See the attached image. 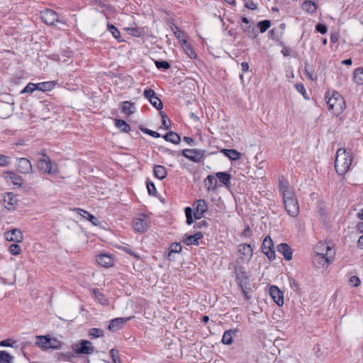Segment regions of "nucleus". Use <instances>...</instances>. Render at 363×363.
<instances>
[{"label":"nucleus","instance_id":"2eb2a0df","mask_svg":"<svg viewBox=\"0 0 363 363\" xmlns=\"http://www.w3.org/2000/svg\"><path fill=\"white\" fill-rule=\"evenodd\" d=\"M130 317L129 318H116L111 320L109 325L108 330L112 332L118 331L121 329L123 325L129 320H130Z\"/></svg>","mask_w":363,"mask_h":363},{"label":"nucleus","instance_id":"ea45409f","mask_svg":"<svg viewBox=\"0 0 363 363\" xmlns=\"http://www.w3.org/2000/svg\"><path fill=\"white\" fill-rule=\"evenodd\" d=\"M133 104L129 101H124L123 103L122 111L125 114H130L134 112Z\"/></svg>","mask_w":363,"mask_h":363},{"label":"nucleus","instance_id":"c9c22d12","mask_svg":"<svg viewBox=\"0 0 363 363\" xmlns=\"http://www.w3.org/2000/svg\"><path fill=\"white\" fill-rule=\"evenodd\" d=\"M115 125L124 133H128L130 130V125L123 120L116 119Z\"/></svg>","mask_w":363,"mask_h":363},{"label":"nucleus","instance_id":"37998d69","mask_svg":"<svg viewBox=\"0 0 363 363\" xmlns=\"http://www.w3.org/2000/svg\"><path fill=\"white\" fill-rule=\"evenodd\" d=\"M89 334L92 337L96 338L102 337L104 335V332L99 328H93L89 330Z\"/></svg>","mask_w":363,"mask_h":363},{"label":"nucleus","instance_id":"473e14b6","mask_svg":"<svg viewBox=\"0 0 363 363\" xmlns=\"http://www.w3.org/2000/svg\"><path fill=\"white\" fill-rule=\"evenodd\" d=\"M302 9L308 13H313L316 11V5L311 1H306L302 4Z\"/></svg>","mask_w":363,"mask_h":363},{"label":"nucleus","instance_id":"de8ad7c7","mask_svg":"<svg viewBox=\"0 0 363 363\" xmlns=\"http://www.w3.org/2000/svg\"><path fill=\"white\" fill-rule=\"evenodd\" d=\"M108 30L116 39L119 40L120 31L113 25H108Z\"/></svg>","mask_w":363,"mask_h":363},{"label":"nucleus","instance_id":"f8f14e48","mask_svg":"<svg viewBox=\"0 0 363 363\" xmlns=\"http://www.w3.org/2000/svg\"><path fill=\"white\" fill-rule=\"evenodd\" d=\"M269 295L273 301L279 306L284 304V294L277 286H271L269 288Z\"/></svg>","mask_w":363,"mask_h":363},{"label":"nucleus","instance_id":"9b49d317","mask_svg":"<svg viewBox=\"0 0 363 363\" xmlns=\"http://www.w3.org/2000/svg\"><path fill=\"white\" fill-rule=\"evenodd\" d=\"M74 350L78 354H91L94 349L91 345V342L88 340H82L79 343L74 345Z\"/></svg>","mask_w":363,"mask_h":363},{"label":"nucleus","instance_id":"72a5a7b5","mask_svg":"<svg viewBox=\"0 0 363 363\" xmlns=\"http://www.w3.org/2000/svg\"><path fill=\"white\" fill-rule=\"evenodd\" d=\"M36 345L43 349H48L49 335L38 336Z\"/></svg>","mask_w":363,"mask_h":363},{"label":"nucleus","instance_id":"8fccbe9b","mask_svg":"<svg viewBox=\"0 0 363 363\" xmlns=\"http://www.w3.org/2000/svg\"><path fill=\"white\" fill-rule=\"evenodd\" d=\"M9 251L13 255H18L21 253V247L18 244H12L9 246Z\"/></svg>","mask_w":363,"mask_h":363},{"label":"nucleus","instance_id":"774afa93","mask_svg":"<svg viewBox=\"0 0 363 363\" xmlns=\"http://www.w3.org/2000/svg\"><path fill=\"white\" fill-rule=\"evenodd\" d=\"M242 291V294L245 296V298L248 300L250 298V296L249 295L248 292L246 291L245 286H242V287H240Z\"/></svg>","mask_w":363,"mask_h":363},{"label":"nucleus","instance_id":"6ab92c4d","mask_svg":"<svg viewBox=\"0 0 363 363\" xmlns=\"http://www.w3.org/2000/svg\"><path fill=\"white\" fill-rule=\"evenodd\" d=\"M208 209V205L205 200L199 199L196 202V213L194 217L196 219H199L201 215L205 213Z\"/></svg>","mask_w":363,"mask_h":363},{"label":"nucleus","instance_id":"a211bd4d","mask_svg":"<svg viewBox=\"0 0 363 363\" xmlns=\"http://www.w3.org/2000/svg\"><path fill=\"white\" fill-rule=\"evenodd\" d=\"M277 250L281 253L284 259L289 261L292 259L293 252L291 248L286 243H281L277 246Z\"/></svg>","mask_w":363,"mask_h":363},{"label":"nucleus","instance_id":"338daca9","mask_svg":"<svg viewBox=\"0 0 363 363\" xmlns=\"http://www.w3.org/2000/svg\"><path fill=\"white\" fill-rule=\"evenodd\" d=\"M241 69L242 72H246L249 69V65L246 62H243L241 63Z\"/></svg>","mask_w":363,"mask_h":363},{"label":"nucleus","instance_id":"412c9836","mask_svg":"<svg viewBox=\"0 0 363 363\" xmlns=\"http://www.w3.org/2000/svg\"><path fill=\"white\" fill-rule=\"evenodd\" d=\"M203 237V235L201 232H198L194 235H186L185 238L183 240V242L187 245H199V240Z\"/></svg>","mask_w":363,"mask_h":363},{"label":"nucleus","instance_id":"e2e57ef3","mask_svg":"<svg viewBox=\"0 0 363 363\" xmlns=\"http://www.w3.org/2000/svg\"><path fill=\"white\" fill-rule=\"evenodd\" d=\"M315 29L318 32H319L322 34H325L328 30L327 27L325 25L321 24V23L317 24L315 26Z\"/></svg>","mask_w":363,"mask_h":363},{"label":"nucleus","instance_id":"393cba45","mask_svg":"<svg viewBox=\"0 0 363 363\" xmlns=\"http://www.w3.org/2000/svg\"><path fill=\"white\" fill-rule=\"evenodd\" d=\"M221 152L231 160H238L241 157V153L235 150L223 149Z\"/></svg>","mask_w":363,"mask_h":363},{"label":"nucleus","instance_id":"5fc2aeb1","mask_svg":"<svg viewBox=\"0 0 363 363\" xmlns=\"http://www.w3.org/2000/svg\"><path fill=\"white\" fill-rule=\"evenodd\" d=\"M10 164V158L6 155H0V166L6 167Z\"/></svg>","mask_w":363,"mask_h":363},{"label":"nucleus","instance_id":"7c9ffc66","mask_svg":"<svg viewBox=\"0 0 363 363\" xmlns=\"http://www.w3.org/2000/svg\"><path fill=\"white\" fill-rule=\"evenodd\" d=\"M4 201L7 208H11L16 203V199L12 193H7L4 196Z\"/></svg>","mask_w":363,"mask_h":363},{"label":"nucleus","instance_id":"4c0bfd02","mask_svg":"<svg viewBox=\"0 0 363 363\" xmlns=\"http://www.w3.org/2000/svg\"><path fill=\"white\" fill-rule=\"evenodd\" d=\"M93 294L96 300L102 305H106L108 303V300L105 298V296L99 291L98 289H94Z\"/></svg>","mask_w":363,"mask_h":363},{"label":"nucleus","instance_id":"e433bc0d","mask_svg":"<svg viewBox=\"0 0 363 363\" xmlns=\"http://www.w3.org/2000/svg\"><path fill=\"white\" fill-rule=\"evenodd\" d=\"M62 343L55 337L49 335L48 349H60Z\"/></svg>","mask_w":363,"mask_h":363},{"label":"nucleus","instance_id":"f257e3e1","mask_svg":"<svg viewBox=\"0 0 363 363\" xmlns=\"http://www.w3.org/2000/svg\"><path fill=\"white\" fill-rule=\"evenodd\" d=\"M279 190L282 196L284 208L291 217H296L299 213V205L294 192L287 179L284 176L279 177Z\"/></svg>","mask_w":363,"mask_h":363},{"label":"nucleus","instance_id":"9d476101","mask_svg":"<svg viewBox=\"0 0 363 363\" xmlns=\"http://www.w3.org/2000/svg\"><path fill=\"white\" fill-rule=\"evenodd\" d=\"M41 19L48 25L52 26L57 22H61L59 20L58 14L53 10L46 9L41 11Z\"/></svg>","mask_w":363,"mask_h":363},{"label":"nucleus","instance_id":"a18cd8bd","mask_svg":"<svg viewBox=\"0 0 363 363\" xmlns=\"http://www.w3.org/2000/svg\"><path fill=\"white\" fill-rule=\"evenodd\" d=\"M37 86L38 84L28 83L26 86L21 91V93H33L35 90H37Z\"/></svg>","mask_w":363,"mask_h":363},{"label":"nucleus","instance_id":"6e6d98bb","mask_svg":"<svg viewBox=\"0 0 363 363\" xmlns=\"http://www.w3.org/2000/svg\"><path fill=\"white\" fill-rule=\"evenodd\" d=\"M349 283L352 286L357 287L360 284V280L357 276H352L350 278Z\"/></svg>","mask_w":363,"mask_h":363},{"label":"nucleus","instance_id":"bb28decb","mask_svg":"<svg viewBox=\"0 0 363 363\" xmlns=\"http://www.w3.org/2000/svg\"><path fill=\"white\" fill-rule=\"evenodd\" d=\"M182 47L184 50V51L186 52V54L190 57V58H196V54L191 47V45L187 43L186 40H183V43L182 44Z\"/></svg>","mask_w":363,"mask_h":363},{"label":"nucleus","instance_id":"20e7f679","mask_svg":"<svg viewBox=\"0 0 363 363\" xmlns=\"http://www.w3.org/2000/svg\"><path fill=\"white\" fill-rule=\"evenodd\" d=\"M38 167L43 173L54 174L58 172L56 164H52L49 157L43 154V157L38 161Z\"/></svg>","mask_w":363,"mask_h":363},{"label":"nucleus","instance_id":"423d86ee","mask_svg":"<svg viewBox=\"0 0 363 363\" xmlns=\"http://www.w3.org/2000/svg\"><path fill=\"white\" fill-rule=\"evenodd\" d=\"M314 256H327L328 257L330 255L332 257L335 256V251L332 247H330L328 243L320 242H318L313 249Z\"/></svg>","mask_w":363,"mask_h":363},{"label":"nucleus","instance_id":"b1692460","mask_svg":"<svg viewBox=\"0 0 363 363\" xmlns=\"http://www.w3.org/2000/svg\"><path fill=\"white\" fill-rule=\"evenodd\" d=\"M216 177L219 181L225 186L229 187L230 185L231 175L226 172H217Z\"/></svg>","mask_w":363,"mask_h":363},{"label":"nucleus","instance_id":"79ce46f5","mask_svg":"<svg viewBox=\"0 0 363 363\" xmlns=\"http://www.w3.org/2000/svg\"><path fill=\"white\" fill-rule=\"evenodd\" d=\"M262 33L267 30L271 26V22L268 20L259 21L257 24Z\"/></svg>","mask_w":363,"mask_h":363},{"label":"nucleus","instance_id":"c03bdc74","mask_svg":"<svg viewBox=\"0 0 363 363\" xmlns=\"http://www.w3.org/2000/svg\"><path fill=\"white\" fill-rule=\"evenodd\" d=\"M160 113L162 116V125H163L164 128L166 130L170 129V128H171L170 120L169 119V118L167 117V116L165 113H164L162 112H161Z\"/></svg>","mask_w":363,"mask_h":363},{"label":"nucleus","instance_id":"58836bf2","mask_svg":"<svg viewBox=\"0 0 363 363\" xmlns=\"http://www.w3.org/2000/svg\"><path fill=\"white\" fill-rule=\"evenodd\" d=\"M13 357L6 351H0V363H11Z\"/></svg>","mask_w":363,"mask_h":363},{"label":"nucleus","instance_id":"aec40b11","mask_svg":"<svg viewBox=\"0 0 363 363\" xmlns=\"http://www.w3.org/2000/svg\"><path fill=\"white\" fill-rule=\"evenodd\" d=\"M4 177L9 182H12L16 186H21L22 184L21 177L13 172H6Z\"/></svg>","mask_w":363,"mask_h":363},{"label":"nucleus","instance_id":"0e129e2a","mask_svg":"<svg viewBox=\"0 0 363 363\" xmlns=\"http://www.w3.org/2000/svg\"><path fill=\"white\" fill-rule=\"evenodd\" d=\"M174 34H175V36L177 37V38L178 40H179L180 41H182V43H183V40H185L184 35L182 31L177 30V31L174 32Z\"/></svg>","mask_w":363,"mask_h":363},{"label":"nucleus","instance_id":"a878e982","mask_svg":"<svg viewBox=\"0 0 363 363\" xmlns=\"http://www.w3.org/2000/svg\"><path fill=\"white\" fill-rule=\"evenodd\" d=\"M236 279L240 287H242V286L246 285V281L247 279V276L246 272L242 269H239L236 271Z\"/></svg>","mask_w":363,"mask_h":363},{"label":"nucleus","instance_id":"680f3d73","mask_svg":"<svg viewBox=\"0 0 363 363\" xmlns=\"http://www.w3.org/2000/svg\"><path fill=\"white\" fill-rule=\"evenodd\" d=\"M143 133H145L155 138H157L160 137V133H158L157 132L149 130V129H144V130H143Z\"/></svg>","mask_w":363,"mask_h":363},{"label":"nucleus","instance_id":"39448f33","mask_svg":"<svg viewBox=\"0 0 363 363\" xmlns=\"http://www.w3.org/2000/svg\"><path fill=\"white\" fill-rule=\"evenodd\" d=\"M150 223V218L145 214H140L133 220L134 230L139 233H144L147 230Z\"/></svg>","mask_w":363,"mask_h":363},{"label":"nucleus","instance_id":"6e6552de","mask_svg":"<svg viewBox=\"0 0 363 363\" xmlns=\"http://www.w3.org/2000/svg\"><path fill=\"white\" fill-rule=\"evenodd\" d=\"M262 250L263 253L270 259H275L276 255L274 249L273 241L270 237H266L262 242Z\"/></svg>","mask_w":363,"mask_h":363},{"label":"nucleus","instance_id":"3c124183","mask_svg":"<svg viewBox=\"0 0 363 363\" xmlns=\"http://www.w3.org/2000/svg\"><path fill=\"white\" fill-rule=\"evenodd\" d=\"M155 64L157 69H167L170 67V65L167 61H155Z\"/></svg>","mask_w":363,"mask_h":363},{"label":"nucleus","instance_id":"864d4df0","mask_svg":"<svg viewBox=\"0 0 363 363\" xmlns=\"http://www.w3.org/2000/svg\"><path fill=\"white\" fill-rule=\"evenodd\" d=\"M146 186L150 195H155L156 194V188L153 182L147 181Z\"/></svg>","mask_w":363,"mask_h":363},{"label":"nucleus","instance_id":"f03ea898","mask_svg":"<svg viewBox=\"0 0 363 363\" xmlns=\"http://www.w3.org/2000/svg\"><path fill=\"white\" fill-rule=\"evenodd\" d=\"M352 154L350 151L340 148L336 152L335 167L340 175L345 174L350 169L352 162Z\"/></svg>","mask_w":363,"mask_h":363},{"label":"nucleus","instance_id":"13d9d810","mask_svg":"<svg viewBox=\"0 0 363 363\" xmlns=\"http://www.w3.org/2000/svg\"><path fill=\"white\" fill-rule=\"evenodd\" d=\"M126 30H127L128 34H130V35H132L135 37H138L140 35V31L137 28H126Z\"/></svg>","mask_w":363,"mask_h":363},{"label":"nucleus","instance_id":"f3484780","mask_svg":"<svg viewBox=\"0 0 363 363\" xmlns=\"http://www.w3.org/2000/svg\"><path fill=\"white\" fill-rule=\"evenodd\" d=\"M5 238L8 241L21 242L23 240V234L18 229H13L5 233Z\"/></svg>","mask_w":363,"mask_h":363},{"label":"nucleus","instance_id":"f704fd0d","mask_svg":"<svg viewBox=\"0 0 363 363\" xmlns=\"http://www.w3.org/2000/svg\"><path fill=\"white\" fill-rule=\"evenodd\" d=\"M354 81L356 84H363V68H357L354 73Z\"/></svg>","mask_w":363,"mask_h":363},{"label":"nucleus","instance_id":"0eeeda50","mask_svg":"<svg viewBox=\"0 0 363 363\" xmlns=\"http://www.w3.org/2000/svg\"><path fill=\"white\" fill-rule=\"evenodd\" d=\"M205 151L198 149H186L182 155L187 159L194 162H200L204 157Z\"/></svg>","mask_w":363,"mask_h":363},{"label":"nucleus","instance_id":"c85d7f7f","mask_svg":"<svg viewBox=\"0 0 363 363\" xmlns=\"http://www.w3.org/2000/svg\"><path fill=\"white\" fill-rule=\"evenodd\" d=\"M182 250V246L179 242L172 243L169 247L168 259L169 260L173 259V255L179 253Z\"/></svg>","mask_w":363,"mask_h":363},{"label":"nucleus","instance_id":"052dcab7","mask_svg":"<svg viewBox=\"0 0 363 363\" xmlns=\"http://www.w3.org/2000/svg\"><path fill=\"white\" fill-rule=\"evenodd\" d=\"M243 30L250 37H255L256 35L255 33V29L253 27L248 26L246 28H243Z\"/></svg>","mask_w":363,"mask_h":363},{"label":"nucleus","instance_id":"ddd939ff","mask_svg":"<svg viewBox=\"0 0 363 363\" xmlns=\"http://www.w3.org/2000/svg\"><path fill=\"white\" fill-rule=\"evenodd\" d=\"M238 252L240 259L249 261L252 257L253 250L250 245L240 244L238 246Z\"/></svg>","mask_w":363,"mask_h":363},{"label":"nucleus","instance_id":"4468645a","mask_svg":"<svg viewBox=\"0 0 363 363\" xmlns=\"http://www.w3.org/2000/svg\"><path fill=\"white\" fill-rule=\"evenodd\" d=\"M17 169L20 173L28 174L32 172V164L26 158L22 157L18 160Z\"/></svg>","mask_w":363,"mask_h":363},{"label":"nucleus","instance_id":"2f4dec72","mask_svg":"<svg viewBox=\"0 0 363 363\" xmlns=\"http://www.w3.org/2000/svg\"><path fill=\"white\" fill-rule=\"evenodd\" d=\"M235 332L233 330H229L225 331L223 337H222V342L224 345H231L233 342V335H235Z\"/></svg>","mask_w":363,"mask_h":363},{"label":"nucleus","instance_id":"603ef678","mask_svg":"<svg viewBox=\"0 0 363 363\" xmlns=\"http://www.w3.org/2000/svg\"><path fill=\"white\" fill-rule=\"evenodd\" d=\"M185 214L186 217V223L187 225H190L193 223V218H192V211L191 208L186 207L185 208Z\"/></svg>","mask_w":363,"mask_h":363},{"label":"nucleus","instance_id":"4d7b16f0","mask_svg":"<svg viewBox=\"0 0 363 363\" xmlns=\"http://www.w3.org/2000/svg\"><path fill=\"white\" fill-rule=\"evenodd\" d=\"M145 97L150 101L152 98L156 96L155 92L152 89H145L144 91Z\"/></svg>","mask_w":363,"mask_h":363},{"label":"nucleus","instance_id":"7ed1b4c3","mask_svg":"<svg viewBox=\"0 0 363 363\" xmlns=\"http://www.w3.org/2000/svg\"><path fill=\"white\" fill-rule=\"evenodd\" d=\"M325 99L329 111L336 116L340 114L345 108V100L337 91H328L325 94Z\"/></svg>","mask_w":363,"mask_h":363},{"label":"nucleus","instance_id":"69168bd1","mask_svg":"<svg viewBox=\"0 0 363 363\" xmlns=\"http://www.w3.org/2000/svg\"><path fill=\"white\" fill-rule=\"evenodd\" d=\"M359 216L362 220L358 223V230L363 232V210L359 213Z\"/></svg>","mask_w":363,"mask_h":363},{"label":"nucleus","instance_id":"49530a36","mask_svg":"<svg viewBox=\"0 0 363 363\" xmlns=\"http://www.w3.org/2000/svg\"><path fill=\"white\" fill-rule=\"evenodd\" d=\"M150 102L157 109L160 110L162 108V101L157 96L152 98V100H150Z\"/></svg>","mask_w":363,"mask_h":363},{"label":"nucleus","instance_id":"bf43d9fd","mask_svg":"<svg viewBox=\"0 0 363 363\" xmlns=\"http://www.w3.org/2000/svg\"><path fill=\"white\" fill-rule=\"evenodd\" d=\"M14 343H15V342L13 341L11 339H6V340H2L0 342V346H2V347H13Z\"/></svg>","mask_w":363,"mask_h":363},{"label":"nucleus","instance_id":"1a4fd4ad","mask_svg":"<svg viewBox=\"0 0 363 363\" xmlns=\"http://www.w3.org/2000/svg\"><path fill=\"white\" fill-rule=\"evenodd\" d=\"M334 257L330 255L327 256H314L312 259V263L315 267L318 269H324L328 267L329 264L333 261Z\"/></svg>","mask_w":363,"mask_h":363},{"label":"nucleus","instance_id":"c756f323","mask_svg":"<svg viewBox=\"0 0 363 363\" xmlns=\"http://www.w3.org/2000/svg\"><path fill=\"white\" fill-rule=\"evenodd\" d=\"M165 140L171 142L174 144H178L180 142V136L175 132H168L164 136Z\"/></svg>","mask_w":363,"mask_h":363},{"label":"nucleus","instance_id":"dca6fc26","mask_svg":"<svg viewBox=\"0 0 363 363\" xmlns=\"http://www.w3.org/2000/svg\"><path fill=\"white\" fill-rule=\"evenodd\" d=\"M96 261L99 264L104 267H110L113 265V257L108 254H101L96 257Z\"/></svg>","mask_w":363,"mask_h":363},{"label":"nucleus","instance_id":"4be33fe9","mask_svg":"<svg viewBox=\"0 0 363 363\" xmlns=\"http://www.w3.org/2000/svg\"><path fill=\"white\" fill-rule=\"evenodd\" d=\"M153 173L156 178L162 180L167 177V169L164 166L155 164L153 167Z\"/></svg>","mask_w":363,"mask_h":363},{"label":"nucleus","instance_id":"09e8293b","mask_svg":"<svg viewBox=\"0 0 363 363\" xmlns=\"http://www.w3.org/2000/svg\"><path fill=\"white\" fill-rule=\"evenodd\" d=\"M110 354L114 363H121L119 357V352L117 350L111 349L110 350Z\"/></svg>","mask_w":363,"mask_h":363},{"label":"nucleus","instance_id":"cd10ccee","mask_svg":"<svg viewBox=\"0 0 363 363\" xmlns=\"http://www.w3.org/2000/svg\"><path fill=\"white\" fill-rule=\"evenodd\" d=\"M55 84L56 82L55 81L38 83L37 90L43 91H50L54 89Z\"/></svg>","mask_w":363,"mask_h":363},{"label":"nucleus","instance_id":"5701e85b","mask_svg":"<svg viewBox=\"0 0 363 363\" xmlns=\"http://www.w3.org/2000/svg\"><path fill=\"white\" fill-rule=\"evenodd\" d=\"M205 186L208 191H215L217 188V179L213 175H208L204 181Z\"/></svg>","mask_w":363,"mask_h":363},{"label":"nucleus","instance_id":"a19ab883","mask_svg":"<svg viewBox=\"0 0 363 363\" xmlns=\"http://www.w3.org/2000/svg\"><path fill=\"white\" fill-rule=\"evenodd\" d=\"M76 211H81V212H83L84 214H87V219L94 225H99V220L98 219L93 215L90 214L89 212L84 211V210H82L81 208H76L75 209Z\"/></svg>","mask_w":363,"mask_h":363}]
</instances>
